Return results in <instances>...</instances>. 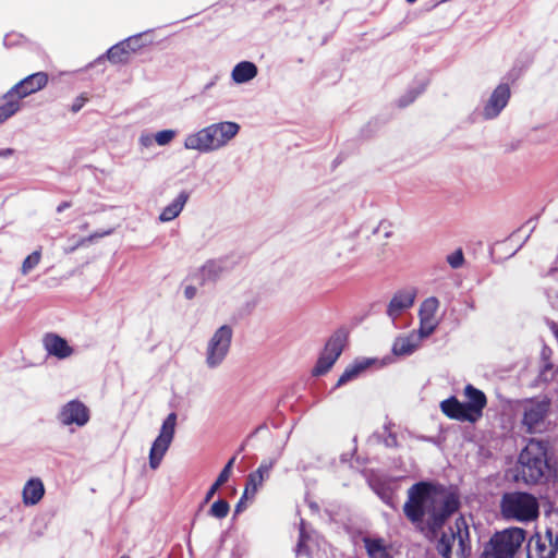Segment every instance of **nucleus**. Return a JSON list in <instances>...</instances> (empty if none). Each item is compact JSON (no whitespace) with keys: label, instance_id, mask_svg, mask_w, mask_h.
I'll use <instances>...</instances> for the list:
<instances>
[{"label":"nucleus","instance_id":"47","mask_svg":"<svg viewBox=\"0 0 558 558\" xmlns=\"http://www.w3.org/2000/svg\"><path fill=\"white\" fill-rule=\"evenodd\" d=\"M134 40L131 43L130 53L136 51L140 48L137 36H133Z\"/></svg>","mask_w":558,"mask_h":558},{"label":"nucleus","instance_id":"15","mask_svg":"<svg viewBox=\"0 0 558 558\" xmlns=\"http://www.w3.org/2000/svg\"><path fill=\"white\" fill-rule=\"evenodd\" d=\"M558 551V535L547 529L544 534L533 535L526 546V558H555Z\"/></svg>","mask_w":558,"mask_h":558},{"label":"nucleus","instance_id":"19","mask_svg":"<svg viewBox=\"0 0 558 558\" xmlns=\"http://www.w3.org/2000/svg\"><path fill=\"white\" fill-rule=\"evenodd\" d=\"M274 464V460H264L256 471L248 474L243 497L255 496L258 488L269 477Z\"/></svg>","mask_w":558,"mask_h":558},{"label":"nucleus","instance_id":"13","mask_svg":"<svg viewBox=\"0 0 558 558\" xmlns=\"http://www.w3.org/2000/svg\"><path fill=\"white\" fill-rule=\"evenodd\" d=\"M347 336L345 333L338 331L335 332L327 341L324 351L322 352L314 369L313 375L319 376L326 374L332 365L336 363L338 357L341 355L345 345Z\"/></svg>","mask_w":558,"mask_h":558},{"label":"nucleus","instance_id":"29","mask_svg":"<svg viewBox=\"0 0 558 558\" xmlns=\"http://www.w3.org/2000/svg\"><path fill=\"white\" fill-rule=\"evenodd\" d=\"M229 511V504L223 499H218L211 505L208 514L216 519H225L228 515Z\"/></svg>","mask_w":558,"mask_h":558},{"label":"nucleus","instance_id":"33","mask_svg":"<svg viewBox=\"0 0 558 558\" xmlns=\"http://www.w3.org/2000/svg\"><path fill=\"white\" fill-rule=\"evenodd\" d=\"M234 462H235V457H232L228 461V463L225 465V468L222 469V471L220 472V474L217 477L219 484H225L229 480Z\"/></svg>","mask_w":558,"mask_h":558},{"label":"nucleus","instance_id":"25","mask_svg":"<svg viewBox=\"0 0 558 558\" xmlns=\"http://www.w3.org/2000/svg\"><path fill=\"white\" fill-rule=\"evenodd\" d=\"M363 542L369 558H392L385 539L366 536Z\"/></svg>","mask_w":558,"mask_h":558},{"label":"nucleus","instance_id":"26","mask_svg":"<svg viewBox=\"0 0 558 558\" xmlns=\"http://www.w3.org/2000/svg\"><path fill=\"white\" fill-rule=\"evenodd\" d=\"M134 38H128L112 46L106 53V58L113 64L126 63L130 57V47Z\"/></svg>","mask_w":558,"mask_h":558},{"label":"nucleus","instance_id":"16","mask_svg":"<svg viewBox=\"0 0 558 558\" xmlns=\"http://www.w3.org/2000/svg\"><path fill=\"white\" fill-rule=\"evenodd\" d=\"M439 302L436 298L426 299L420 307V328L418 331L425 337H429L438 325L436 313Z\"/></svg>","mask_w":558,"mask_h":558},{"label":"nucleus","instance_id":"1","mask_svg":"<svg viewBox=\"0 0 558 558\" xmlns=\"http://www.w3.org/2000/svg\"><path fill=\"white\" fill-rule=\"evenodd\" d=\"M458 507V497L445 487L420 482L409 488L403 512L421 532L435 535Z\"/></svg>","mask_w":558,"mask_h":558},{"label":"nucleus","instance_id":"11","mask_svg":"<svg viewBox=\"0 0 558 558\" xmlns=\"http://www.w3.org/2000/svg\"><path fill=\"white\" fill-rule=\"evenodd\" d=\"M177 414L170 413L163 421L158 437L153 442L149 451V466L153 470L159 468L163 456L168 451L175 432Z\"/></svg>","mask_w":558,"mask_h":558},{"label":"nucleus","instance_id":"49","mask_svg":"<svg viewBox=\"0 0 558 558\" xmlns=\"http://www.w3.org/2000/svg\"><path fill=\"white\" fill-rule=\"evenodd\" d=\"M416 0H407L408 3H414Z\"/></svg>","mask_w":558,"mask_h":558},{"label":"nucleus","instance_id":"20","mask_svg":"<svg viewBox=\"0 0 558 558\" xmlns=\"http://www.w3.org/2000/svg\"><path fill=\"white\" fill-rule=\"evenodd\" d=\"M426 338L418 330H413L404 336H399L392 344V353L397 356H407L415 352L422 340Z\"/></svg>","mask_w":558,"mask_h":558},{"label":"nucleus","instance_id":"17","mask_svg":"<svg viewBox=\"0 0 558 558\" xmlns=\"http://www.w3.org/2000/svg\"><path fill=\"white\" fill-rule=\"evenodd\" d=\"M510 98V88L506 84L498 85L487 100L483 116L485 119H494L499 116Z\"/></svg>","mask_w":558,"mask_h":558},{"label":"nucleus","instance_id":"7","mask_svg":"<svg viewBox=\"0 0 558 558\" xmlns=\"http://www.w3.org/2000/svg\"><path fill=\"white\" fill-rule=\"evenodd\" d=\"M500 507L506 519L526 522L538 517V501L527 493L505 494Z\"/></svg>","mask_w":558,"mask_h":558},{"label":"nucleus","instance_id":"4","mask_svg":"<svg viewBox=\"0 0 558 558\" xmlns=\"http://www.w3.org/2000/svg\"><path fill=\"white\" fill-rule=\"evenodd\" d=\"M437 550L444 558H466L470 555V529L465 518L460 517L448 532L442 533Z\"/></svg>","mask_w":558,"mask_h":558},{"label":"nucleus","instance_id":"34","mask_svg":"<svg viewBox=\"0 0 558 558\" xmlns=\"http://www.w3.org/2000/svg\"><path fill=\"white\" fill-rule=\"evenodd\" d=\"M154 141H155L154 135L148 132H142L138 137V144L144 148L150 147L153 145Z\"/></svg>","mask_w":558,"mask_h":558},{"label":"nucleus","instance_id":"38","mask_svg":"<svg viewBox=\"0 0 558 558\" xmlns=\"http://www.w3.org/2000/svg\"><path fill=\"white\" fill-rule=\"evenodd\" d=\"M222 485L223 484H219L218 480H216V482L210 486V488L206 493L205 502H208L214 497L219 487Z\"/></svg>","mask_w":558,"mask_h":558},{"label":"nucleus","instance_id":"21","mask_svg":"<svg viewBox=\"0 0 558 558\" xmlns=\"http://www.w3.org/2000/svg\"><path fill=\"white\" fill-rule=\"evenodd\" d=\"M415 300V292L413 290H403L397 292L390 300L387 307V315L395 320L405 310L410 308Z\"/></svg>","mask_w":558,"mask_h":558},{"label":"nucleus","instance_id":"37","mask_svg":"<svg viewBox=\"0 0 558 558\" xmlns=\"http://www.w3.org/2000/svg\"><path fill=\"white\" fill-rule=\"evenodd\" d=\"M305 543H306V535H305V530H304V525H303V522H302L301 523V529H300V539H299L298 549H296L298 554L303 553V550L305 548Z\"/></svg>","mask_w":558,"mask_h":558},{"label":"nucleus","instance_id":"23","mask_svg":"<svg viewBox=\"0 0 558 558\" xmlns=\"http://www.w3.org/2000/svg\"><path fill=\"white\" fill-rule=\"evenodd\" d=\"M190 194L186 191H181L177 197L167 205L159 215L161 222H168L175 219L183 210L187 203Z\"/></svg>","mask_w":558,"mask_h":558},{"label":"nucleus","instance_id":"36","mask_svg":"<svg viewBox=\"0 0 558 558\" xmlns=\"http://www.w3.org/2000/svg\"><path fill=\"white\" fill-rule=\"evenodd\" d=\"M376 233H383L384 238H389L391 235V229H390V223L387 222V221H381L376 231Z\"/></svg>","mask_w":558,"mask_h":558},{"label":"nucleus","instance_id":"9","mask_svg":"<svg viewBox=\"0 0 558 558\" xmlns=\"http://www.w3.org/2000/svg\"><path fill=\"white\" fill-rule=\"evenodd\" d=\"M35 93V73L12 86L1 98L5 100L0 106V125L14 116L21 108V100Z\"/></svg>","mask_w":558,"mask_h":558},{"label":"nucleus","instance_id":"31","mask_svg":"<svg viewBox=\"0 0 558 558\" xmlns=\"http://www.w3.org/2000/svg\"><path fill=\"white\" fill-rule=\"evenodd\" d=\"M175 136H177V131H174V130H162V131L157 132L154 135V138H155V142L159 146H166V145L170 144Z\"/></svg>","mask_w":558,"mask_h":558},{"label":"nucleus","instance_id":"28","mask_svg":"<svg viewBox=\"0 0 558 558\" xmlns=\"http://www.w3.org/2000/svg\"><path fill=\"white\" fill-rule=\"evenodd\" d=\"M225 270L221 260H208L201 269L204 280H216Z\"/></svg>","mask_w":558,"mask_h":558},{"label":"nucleus","instance_id":"43","mask_svg":"<svg viewBox=\"0 0 558 558\" xmlns=\"http://www.w3.org/2000/svg\"><path fill=\"white\" fill-rule=\"evenodd\" d=\"M111 232H112V230H106V231H102V232H95V233L90 234L87 240L89 242H92V241H94L96 239L109 235V234H111Z\"/></svg>","mask_w":558,"mask_h":558},{"label":"nucleus","instance_id":"5","mask_svg":"<svg viewBox=\"0 0 558 558\" xmlns=\"http://www.w3.org/2000/svg\"><path fill=\"white\" fill-rule=\"evenodd\" d=\"M526 539L521 527H509L497 532L484 546L481 558H514Z\"/></svg>","mask_w":558,"mask_h":558},{"label":"nucleus","instance_id":"12","mask_svg":"<svg viewBox=\"0 0 558 558\" xmlns=\"http://www.w3.org/2000/svg\"><path fill=\"white\" fill-rule=\"evenodd\" d=\"M347 336L345 333L338 331L335 332L327 341L324 351L322 352L314 369L313 375L319 376L326 374L332 365L336 363L338 357L341 355L345 345Z\"/></svg>","mask_w":558,"mask_h":558},{"label":"nucleus","instance_id":"30","mask_svg":"<svg viewBox=\"0 0 558 558\" xmlns=\"http://www.w3.org/2000/svg\"><path fill=\"white\" fill-rule=\"evenodd\" d=\"M23 502L25 506H35V476H31L24 486Z\"/></svg>","mask_w":558,"mask_h":558},{"label":"nucleus","instance_id":"40","mask_svg":"<svg viewBox=\"0 0 558 558\" xmlns=\"http://www.w3.org/2000/svg\"><path fill=\"white\" fill-rule=\"evenodd\" d=\"M48 83V76L44 72H37V90L44 88Z\"/></svg>","mask_w":558,"mask_h":558},{"label":"nucleus","instance_id":"14","mask_svg":"<svg viewBox=\"0 0 558 558\" xmlns=\"http://www.w3.org/2000/svg\"><path fill=\"white\" fill-rule=\"evenodd\" d=\"M347 336L345 333L338 331L335 332L327 341L324 351L322 352L314 369L313 375L319 376L326 374L332 365L336 363L338 357L341 355L345 345Z\"/></svg>","mask_w":558,"mask_h":558},{"label":"nucleus","instance_id":"44","mask_svg":"<svg viewBox=\"0 0 558 558\" xmlns=\"http://www.w3.org/2000/svg\"><path fill=\"white\" fill-rule=\"evenodd\" d=\"M248 498H252L251 496L248 497H241V499L239 500V502L236 504L235 506V513H240L245 507V500L248 499Z\"/></svg>","mask_w":558,"mask_h":558},{"label":"nucleus","instance_id":"35","mask_svg":"<svg viewBox=\"0 0 558 558\" xmlns=\"http://www.w3.org/2000/svg\"><path fill=\"white\" fill-rule=\"evenodd\" d=\"M35 267V251L29 253L23 262L22 272L26 274Z\"/></svg>","mask_w":558,"mask_h":558},{"label":"nucleus","instance_id":"24","mask_svg":"<svg viewBox=\"0 0 558 558\" xmlns=\"http://www.w3.org/2000/svg\"><path fill=\"white\" fill-rule=\"evenodd\" d=\"M257 74L258 69L255 63L251 61H241L233 68L231 78L236 84H244L255 78Z\"/></svg>","mask_w":558,"mask_h":558},{"label":"nucleus","instance_id":"27","mask_svg":"<svg viewBox=\"0 0 558 558\" xmlns=\"http://www.w3.org/2000/svg\"><path fill=\"white\" fill-rule=\"evenodd\" d=\"M374 363L372 359H364L361 361L354 362L352 365L348 366L342 375L339 377L336 387H340L345 385L349 381L354 380L359 377V375L364 372L367 367H369Z\"/></svg>","mask_w":558,"mask_h":558},{"label":"nucleus","instance_id":"8","mask_svg":"<svg viewBox=\"0 0 558 558\" xmlns=\"http://www.w3.org/2000/svg\"><path fill=\"white\" fill-rule=\"evenodd\" d=\"M549 409L550 400L547 397H537L522 401V424L526 432L531 434L543 432Z\"/></svg>","mask_w":558,"mask_h":558},{"label":"nucleus","instance_id":"2","mask_svg":"<svg viewBox=\"0 0 558 558\" xmlns=\"http://www.w3.org/2000/svg\"><path fill=\"white\" fill-rule=\"evenodd\" d=\"M240 124L233 121H221L187 134L183 146L187 150L201 154L218 151L227 147L240 132Z\"/></svg>","mask_w":558,"mask_h":558},{"label":"nucleus","instance_id":"10","mask_svg":"<svg viewBox=\"0 0 558 558\" xmlns=\"http://www.w3.org/2000/svg\"><path fill=\"white\" fill-rule=\"evenodd\" d=\"M232 335V328L223 325L210 337L205 351V363L208 368L215 369L223 363L230 351Z\"/></svg>","mask_w":558,"mask_h":558},{"label":"nucleus","instance_id":"41","mask_svg":"<svg viewBox=\"0 0 558 558\" xmlns=\"http://www.w3.org/2000/svg\"><path fill=\"white\" fill-rule=\"evenodd\" d=\"M86 100H87V98L84 96L77 97L72 105V108H71L72 111L73 112L80 111L83 108V106L85 105Z\"/></svg>","mask_w":558,"mask_h":558},{"label":"nucleus","instance_id":"48","mask_svg":"<svg viewBox=\"0 0 558 558\" xmlns=\"http://www.w3.org/2000/svg\"><path fill=\"white\" fill-rule=\"evenodd\" d=\"M104 58H105V56L99 57V58L97 59V62H99V61L104 60Z\"/></svg>","mask_w":558,"mask_h":558},{"label":"nucleus","instance_id":"32","mask_svg":"<svg viewBox=\"0 0 558 558\" xmlns=\"http://www.w3.org/2000/svg\"><path fill=\"white\" fill-rule=\"evenodd\" d=\"M447 262L454 269L461 267L463 262H464V257H463L462 251L461 250H457L452 254L448 255L447 256Z\"/></svg>","mask_w":558,"mask_h":558},{"label":"nucleus","instance_id":"45","mask_svg":"<svg viewBox=\"0 0 558 558\" xmlns=\"http://www.w3.org/2000/svg\"><path fill=\"white\" fill-rule=\"evenodd\" d=\"M15 154V149L13 148H0V158H8Z\"/></svg>","mask_w":558,"mask_h":558},{"label":"nucleus","instance_id":"3","mask_svg":"<svg viewBox=\"0 0 558 558\" xmlns=\"http://www.w3.org/2000/svg\"><path fill=\"white\" fill-rule=\"evenodd\" d=\"M463 396L466 399L465 403L450 397L440 402V409L449 418L475 423L483 416V410L487 404L486 396L471 384L464 387Z\"/></svg>","mask_w":558,"mask_h":558},{"label":"nucleus","instance_id":"6","mask_svg":"<svg viewBox=\"0 0 558 558\" xmlns=\"http://www.w3.org/2000/svg\"><path fill=\"white\" fill-rule=\"evenodd\" d=\"M547 469L546 446L541 440L532 439L519 456V472L525 483H536Z\"/></svg>","mask_w":558,"mask_h":558},{"label":"nucleus","instance_id":"42","mask_svg":"<svg viewBox=\"0 0 558 558\" xmlns=\"http://www.w3.org/2000/svg\"><path fill=\"white\" fill-rule=\"evenodd\" d=\"M197 294V289L194 286H186L184 289V296L187 300H192Z\"/></svg>","mask_w":558,"mask_h":558},{"label":"nucleus","instance_id":"18","mask_svg":"<svg viewBox=\"0 0 558 558\" xmlns=\"http://www.w3.org/2000/svg\"><path fill=\"white\" fill-rule=\"evenodd\" d=\"M59 418L64 425L84 426L89 420V412L82 402L73 400L62 408Z\"/></svg>","mask_w":558,"mask_h":558},{"label":"nucleus","instance_id":"46","mask_svg":"<svg viewBox=\"0 0 558 558\" xmlns=\"http://www.w3.org/2000/svg\"><path fill=\"white\" fill-rule=\"evenodd\" d=\"M45 494L44 484L37 478V501L43 498Z\"/></svg>","mask_w":558,"mask_h":558},{"label":"nucleus","instance_id":"39","mask_svg":"<svg viewBox=\"0 0 558 558\" xmlns=\"http://www.w3.org/2000/svg\"><path fill=\"white\" fill-rule=\"evenodd\" d=\"M21 37V35L17 34H7L3 38V44L7 47H11L16 45L17 38Z\"/></svg>","mask_w":558,"mask_h":558},{"label":"nucleus","instance_id":"22","mask_svg":"<svg viewBox=\"0 0 558 558\" xmlns=\"http://www.w3.org/2000/svg\"><path fill=\"white\" fill-rule=\"evenodd\" d=\"M43 343L49 355H53L60 360L66 359L73 353V349L68 342L53 333L46 335L43 339Z\"/></svg>","mask_w":558,"mask_h":558}]
</instances>
